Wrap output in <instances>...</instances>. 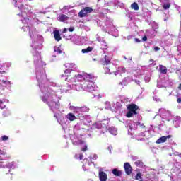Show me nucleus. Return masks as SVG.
Wrapping results in <instances>:
<instances>
[{
  "mask_svg": "<svg viewBox=\"0 0 181 181\" xmlns=\"http://www.w3.org/2000/svg\"><path fill=\"white\" fill-rule=\"evenodd\" d=\"M127 112L126 117L127 118H132L134 115H138V110H139V106L136 105L135 103L129 104L127 106Z\"/></svg>",
  "mask_w": 181,
  "mask_h": 181,
  "instance_id": "1",
  "label": "nucleus"
},
{
  "mask_svg": "<svg viewBox=\"0 0 181 181\" xmlns=\"http://www.w3.org/2000/svg\"><path fill=\"white\" fill-rule=\"evenodd\" d=\"M93 12V8L91 7H85V8L82 9L78 13L79 18H86L88 13H91Z\"/></svg>",
  "mask_w": 181,
  "mask_h": 181,
  "instance_id": "2",
  "label": "nucleus"
},
{
  "mask_svg": "<svg viewBox=\"0 0 181 181\" xmlns=\"http://www.w3.org/2000/svg\"><path fill=\"white\" fill-rule=\"evenodd\" d=\"M86 91H88V93H93V91H95V84H94V82H88L86 83Z\"/></svg>",
  "mask_w": 181,
  "mask_h": 181,
  "instance_id": "3",
  "label": "nucleus"
},
{
  "mask_svg": "<svg viewBox=\"0 0 181 181\" xmlns=\"http://www.w3.org/2000/svg\"><path fill=\"white\" fill-rule=\"evenodd\" d=\"M47 104L49 108H55L57 110L60 108V102L59 100L57 102L52 100L50 102H47Z\"/></svg>",
  "mask_w": 181,
  "mask_h": 181,
  "instance_id": "4",
  "label": "nucleus"
},
{
  "mask_svg": "<svg viewBox=\"0 0 181 181\" xmlns=\"http://www.w3.org/2000/svg\"><path fill=\"white\" fill-rule=\"evenodd\" d=\"M85 81V74H78V75H75L74 78H72L71 81H74V83H77V81Z\"/></svg>",
  "mask_w": 181,
  "mask_h": 181,
  "instance_id": "5",
  "label": "nucleus"
},
{
  "mask_svg": "<svg viewBox=\"0 0 181 181\" xmlns=\"http://www.w3.org/2000/svg\"><path fill=\"white\" fill-rule=\"evenodd\" d=\"M124 169L126 175H127L128 176H129V175L132 173V167L131 166V164H129V163H124Z\"/></svg>",
  "mask_w": 181,
  "mask_h": 181,
  "instance_id": "6",
  "label": "nucleus"
},
{
  "mask_svg": "<svg viewBox=\"0 0 181 181\" xmlns=\"http://www.w3.org/2000/svg\"><path fill=\"white\" fill-rule=\"evenodd\" d=\"M69 109L71 110V111H74V112L75 111L78 112H86V111H87V107L86 106L69 107Z\"/></svg>",
  "mask_w": 181,
  "mask_h": 181,
  "instance_id": "7",
  "label": "nucleus"
},
{
  "mask_svg": "<svg viewBox=\"0 0 181 181\" xmlns=\"http://www.w3.org/2000/svg\"><path fill=\"white\" fill-rule=\"evenodd\" d=\"M85 81H86V83H94V81H95V77L92 74H85Z\"/></svg>",
  "mask_w": 181,
  "mask_h": 181,
  "instance_id": "8",
  "label": "nucleus"
},
{
  "mask_svg": "<svg viewBox=\"0 0 181 181\" xmlns=\"http://www.w3.org/2000/svg\"><path fill=\"white\" fill-rule=\"evenodd\" d=\"M99 179L100 181H107V173H105L104 171H100Z\"/></svg>",
  "mask_w": 181,
  "mask_h": 181,
  "instance_id": "9",
  "label": "nucleus"
},
{
  "mask_svg": "<svg viewBox=\"0 0 181 181\" xmlns=\"http://www.w3.org/2000/svg\"><path fill=\"white\" fill-rule=\"evenodd\" d=\"M54 37L57 42H60V40H62V37L60 36V32L59 30L54 31Z\"/></svg>",
  "mask_w": 181,
  "mask_h": 181,
  "instance_id": "10",
  "label": "nucleus"
},
{
  "mask_svg": "<svg viewBox=\"0 0 181 181\" xmlns=\"http://www.w3.org/2000/svg\"><path fill=\"white\" fill-rule=\"evenodd\" d=\"M159 71L161 73V74H167L168 73V68L163 65L159 66Z\"/></svg>",
  "mask_w": 181,
  "mask_h": 181,
  "instance_id": "11",
  "label": "nucleus"
},
{
  "mask_svg": "<svg viewBox=\"0 0 181 181\" xmlns=\"http://www.w3.org/2000/svg\"><path fill=\"white\" fill-rule=\"evenodd\" d=\"M66 119H69V121H76V115L73 113H68L66 116Z\"/></svg>",
  "mask_w": 181,
  "mask_h": 181,
  "instance_id": "12",
  "label": "nucleus"
},
{
  "mask_svg": "<svg viewBox=\"0 0 181 181\" xmlns=\"http://www.w3.org/2000/svg\"><path fill=\"white\" fill-rule=\"evenodd\" d=\"M105 61L102 63L103 66H108V64H111V59H110V57L107 55L104 57Z\"/></svg>",
  "mask_w": 181,
  "mask_h": 181,
  "instance_id": "13",
  "label": "nucleus"
},
{
  "mask_svg": "<svg viewBox=\"0 0 181 181\" xmlns=\"http://www.w3.org/2000/svg\"><path fill=\"white\" fill-rule=\"evenodd\" d=\"M112 173L114 174L115 176L119 177L122 175V171H121L117 168H114L112 170Z\"/></svg>",
  "mask_w": 181,
  "mask_h": 181,
  "instance_id": "14",
  "label": "nucleus"
},
{
  "mask_svg": "<svg viewBox=\"0 0 181 181\" xmlns=\"http://www.w3.org/2000/svg\"><path fill=\"white\" fill-rule=\"evenodd\" d=\"M69 17L64 14H62L58 17V21L59 22H65V21H68Z\"/></svg>",
  "mask_w": 181,
  "mask_h": 181,
  "instance_id": "15",
  "label": "nucleus"
},
{
  "mask_svg": "<svg viewBox=\"0 0 181 181\" xmlns=\"http://www.w3.org/2000/svg\"><path fill=\"white\" fill-rule=\"evenodd\" d=\"M166 141H167V137L165 136H163L160 137L156 142V144H163L166 142Z\"/></svg>",
  "mask_w": 181,
  "mask_h": 181,
  "instance_id": "16",
  "label": "nucleus"
},
{
  "mask_svg": "<svg viewBox=\"0 0 181 181\" xmlns=\"http://www.w3.org/2000/svg\"><path fill=\"white\" fill-rule=\"evenodd\" d=\"M131 8L134 11H139V6H138V4L136 2H134L133 4H132Z\"/></svg>",
  "mask_w": 181,
  "mask_h": 181,
  "instance_id": "17",
  "label": "nucleus"
},
{
  "mask_svg": "<svg viewBox=\"0 0 181 181\" xmlns=\"http://www.w3.org/2000/svg\"><path fill=\"white\" fill-rule=\"evenodd\" d=\"M135 180H139V181H144V180L142 179V173L139 172L135 177H134Z\"/></svg>",
  "mask_w": 181,
  "mask_h": 181,
  "instance_id": "18",
  "label": "nucleus"
},
{
  "mask_svg": "<svg viewBox=\"0 0 181 181\" xmlns=\"http://www.w3.org/2000/svg\"><path fill=\"white\" fill-rule=\"evenodd\" d=\"M82 53H90V52H93V47H88L86 49L81 50Z\"/></svg>",
  "mask_w": 181,
  "mask_h": 181,
  "instance_id": "19",
  "label": "nucleus"
},
{
  "mask_svg": "<svg viewBox=\"0 0 181 181\" xmlns=\"http://www.w3.org/2000/svg\"><path fill=\"white\" fill-rule=\"evenodd\" d=\"M134 165L136 166H137L138 168H142V166H144V162L139 160H136V162H134Z\"/></svg>",
  "mask_w": 181,
  "mask_h": 181,
  "instance_id": "20",
  "label": "nucleus"
},
{
  "mask_svg": "<svg viewBox=\"0 0 181 181\" xmlns=\"http://www.w3.org/2000/svg\"><path fill=\"white\" fill-rule=\"evenodd\" d=\"M54 52H55L56 53H57L58 54H62V49H60V48L58 47H55L54 48Z\"/></svg>",
  "mask_w": 181,
  "mask_h": 181,
  "instance_id": "21",
  "label": "nucleus"
},
{
  "mask_svg": "<svg viewBox=\"0 0 181 181\" xmlns=\"http://www.w3.org/2000/svg\"><path fill=\"white\" fill-rule=\"evenodd\" d=\"M6 107V105H5V103H4V101H2L1 100H0V108L1 110H4V108Z\"/></svg>",
  "mask_w": 181,
  "mask_h": 181,
  "instance_id": "22",
  "label": "nucleus"
},
{
  "mask_svg": "<svg viewBox=\"0 0 181 181\" xmlns=\"http://www.w3.org/2000/svg\"><path fill=\"white\" fill-rule=\"evenodd\" d=\"M163 9L166 10V9H169V8H170V4H165L163 6Z\"/></svg>",
  "mask_w": 181,
  "mask_h": 181,
  "instance_id": "23",
  "label": "nucleus"
},
{
  "mask_svg": "<svg viewBox=\"0 0 181 181\" xmlns=\"http://www.w3.org/2000/svg\"><path fill=\"white\" fill-rule=\"evenodd\" d=\"M3 68L4 66H2V64H0V74H4L6 73Z\"/></svg>",
  "mask_w": 181,
  "mask_h": 181,
  "instance_id": "24",
  "label": "nucleus"
},
{
  "mask_svg": "<svg viewBox=\"0 0 181 181\" xmlns=\"http://www.w3.org/2000/svg\"><path fill=\"white\" fill-rule=\"evenodd\" d=\"M8 137L6 135H4L1 136V141H8Z\"/></svg>",
  "mask_w": 181,
  "mask_h": 181,
  "instance_id": "25",
  "label": "nucleus"
},
{
  "mask_svg": "<svg viewBox=\"0 0 181 181\" xmlns=\"http://www.w3.org/2000/svg\"><path fill=\"white\" fill-rule=\"evenodd\" d=\"M64 73H65V74H69L71 73V69H70V68L66 69L65 70Z\"/></svg>",
  "mask_w": 181,
  "mask_h": 181,
  "instance_id": "26",
  "label": "nucleus"
},
{
  "mask_svg": "<svg viewBox=\"0 0 181 181\" xmlns=\"http://www.w3.org/2000/svg\"><path fill=\"white\" fill-rule=\"evenodd\" d=\"M69 65L66 66V67H69V69H73L74 67L75 64L73 63L68 64Z\"/></svg>",
  "mask_w": 181,
  "mask_h": 181,
  "instance_id": "27",
  "label": "nucleus"
},
{
  "mask_svg": "<svg viewBox=\"0 0 181 181\" xmlns=\"http://www.w3.org/2000/svg\"><path fill=\"white\" fill-rule=\"evenodd\" d=\"M119 70H120L122 73H125V71H127V69L125 67H120L119 68Z\"/></svg>",
  "mask_w": 181,
  "mask_h": 181,
  "instance_id": "28",
  "label": "nucleus"
},
{
  "mask_svg": "<svg viewBox=\"0 0 181 181\" xmlns=\"http://www.w3.org/2000/svg\"><path fill=\"white\" fill-rule=\"evenodd\" d=\"M87 149H88V148L87 147V146H84V147L83 148H81L82 152H86V151H87Z\"/></svg>",
  "mask_w": 181,
  "mask_h": 181,
  "instance_id": "29",
  "label": "nucleus"
},
{
  "mask_svg": "<svg viewBox=\"0 0 181 181\" xmlns=\"http://www.w3.org/2000/svg\"><path fill=\"white\" fill-rule=\"evenodd\" d=\"M42 100L43 103H46V104H47V103H49V102L47 101V99L46 98H45V97H42Z\"/></svg>",
  "mask_w": 181,
  "mask_h": 181,
  "instance_id": "30",
  "label": "nucleus"
},
{
  "mask_svg": "<svg viewBox=\"0 0 181 181\" xmlns=\"http://www.w3.org/2000/svg\"><path fill=\"white\" fill-rule=\"evenodd\" d=\"M143 42H146V40H148V37H146V35H144L142 38Z\"/></svg>",
  "mask_w": 181,
  "mask_h": 181,
  "instance_id": "31",
  "label": "nucleus"
},
{
  "mask_svg": "<svg viewBox=\"0 0 181 181\" xmlns=\"http://www.w3.org/2000/svg\"><path fill=\"white\" fill-rule=\"evenodd\" d=\"M69 32H74V27H71L69 28Z\"/></svg>",
  "mask_w": 181,
  "mask_h": 181,
  "instance_id": "32",
  "label": "nucleus"
},
{
  "mask_svg": "<svg viewBox=\"0 0 181 181\" xmlns=\"http://www.w3.org/2000/svg\"><path fill=\"white\" fill-rule=\"evenodd\" d=\"M83 158H84V155L80 154V155H79V159H80V160H83Z\"/></svg>",
  "mask_w": 181,
  "mask_h": 181,
  "instance_id": "33",
  "label": "nucleus"
},
{
  "mask_svg": "<svg viewBox=\"0 0 181 181\" xmlns=\"http://www.w3.org/2000/svg\"><path fill=\"white\" fill-rule=\"evenodd\" d=\"M134 40H135V42H136V43H141V40H139L138 38H135Z\"/></svg>",
  "mask_w": 181,
  "mask_h": 181,
  "instance_id": "34",
  "label": "nucleus"
},
{
  "mask_svg": "<svg viewBox=\"0 0 181 181\" xmlns=\"http://www.w3.org/2000/svg\"><path fill=\"white\" fill-rule=\"evenodd\" d=\"M154 50L155 52H158V50H160V48H159V47H155Z\"/></svg>",
  "mask_w": 181,
  "mask_h": 181,
  "instance_id": "35",
  "label": "nucleus"
},
{
  "mask_svg": "<svg viewBox=\"0 0 181 181\" xmlns=\"http://www.w3.org/2000/svg\"><path fill=\"white\" fill-rule=\"evenodd\" d=\"M177 103H178V104H180V103H181V98H178L177 99Z\"/></svg>",
  "mask_w": 181,
  "mask_h": 181,
  "instance_id": "36",
  "label": "nucleus"
},
{
  "mask_svg": "<svg viewBox=\"0 0 181 181\" xmlns=\"http://www.w3.org/2000/svg\"><path fill=\"white\" fill-rule=\"evenodd\" d=\"M24 21H25V22H28V21H29V18H28V17H24Z\"/></svg>",
  "mask_w": 181,
  "mask_h": 181,
  "instance_id": "37",
  "label": "nucleus"
},
{
  "mask_svg": "<svg viewBox=\"0 0 181 181\" xmlns=\"http://www.w3.org/2000/svg\"><path fill=\"white\" fill-rule=\"evenodd\" d=\"M165 138H167V139H169V138H172V135H168L167 136H165Z\"/></svg>",
  "mask_w": 181,
  "mask_h": 181,
  "instance_id": "38",
  "label": "nucleus"
},
{
  "mask_svg": "<svg viewBox=\"0 0 181 181\" xmlns=\"http://www.w3.org/2000/svg\"><path fill=\"white\" fill-rule=\"evenodd\" d=\"M66 32H67V28H64L63 33H66Z\"/></svg>",
  "mask_w": 181,
  "mask_h": 181,
  "instance_id": "39",
  "label": "nucleus"
},
{
  "mask_svg": "<svg viewBox=\"0 0 181 181\" xmlns=\"http://www.w3.org/2000/svg\"><path fill=\"white\" fill-rule=\"evenodd\" d=\"M13 1H14V4L16 5L18 0H13Z\"/></svg>",
  "mask_w": 181,
  "mask_h": 181,
  "instance_id": "40",
  "label": "nucleus"
},
{
  "mask_svg": "<svg viewBox=\"0 0 181 181\" xmlns=\"http://www.w3.org/2000/svg\"><path fill=\"white\" fill-rule=\"evenodd\" d=\"M178 88H179L180 90H181V83L179 85Z\"/></svg>",
  "mask_w": 181,
  "mask_h": 181,
  "instance_id": "41",
  "label": "nucleus"
},
{
  "mask_svg": "<svg viewBox=\"0 0 181 181\" xmlns=\"http://www.w3.org/2000/svg\"><path fill=\"white\" fill-rule=\"evenodd\" d=\"M150 63H151L152 62H153V59H150Z\"/></svg>",
  "mask_w": 181,
  "mask_h": 181,
  "instance_id": "42",
  "label": "nucleus"
},
{
  "mask_svg": "<svg viewBox=\"0 0 181 181\" xmlns=\"http://www.w3.org/2000/svg\"><path fill=\"white\" fill-rule=\"evenodd\" d=\"M2 82H3L4 83H6V81H2Z\"/></svg>",
  "mask_w": 181,
  "mask_h": 181,
  "instance_id": "43",
  "label": "nucleus"
},
{
  "mask_svg": "<svg viewBox=\"0 0 181 181\" xmlns=\"http://www.w3.org/2000/svg\"><path fill=\"white\" fill-rule=\"evenodd\" d=\"M119 84H120V86H122V82H120Z\"/></svg>",
  "mask_w": 181,
  "mask_h": 181,
  "instance_id": "44",
  "label": "nucleus"
},
{
  "mask_svg": "<svg viewBox=\"0 0 181 181\" xmlns=\"http://www.w3.org/2000/svg\"><path fill=\"white\" fill-rule=\"evenodd\" d=\"M107 45H105V47H107Z\"/></svg>",
  "mask_w": 181,
  "mask_h": 181,
  "instance_id": "45",
  "label": "nucleus"
},
{
  "mask_svg": "<svg viewBox=\"0 0 181 181\" xmlns=\"http://www.w3.org/2000/svg\"><path fill=\"white\" fill-rule=\"evenodd\" d=\"M2 153V151L0 150V154Z\"/></svg>",
  "mask_w": 181,
  "mask_h": 181,
  "instance_id": "46",
  "label": "nucleus"
},
{
  "mask_svg": "<svg viewBox=\"0 0 181 181\" xmlns=\"http://www.w3.org/2000/svg\"><path fill=\"white\" fill-rule=\"evenodd\" d=\"M28 29H29V26H28Z\"/></svg>",
  "mask_w": 181,
  "mask_h": 181,
  "instance_id": "47",
  "label": "nucleus"
}]
</instances>
